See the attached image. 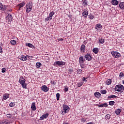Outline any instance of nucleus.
Segmentation results:
<instances>
[{
	"instance_id": "obj_34",
	"label": "nucleus",
	"mask_w": 124,
	"mask_h": 124,
	"mask_svg": "<svg viewBox=\"0 0 124 124\" xmlns=\"http://www.w3.org/2000/svg\"><path fill=\"white\" fill-rule=\"evenodd\" d=\"M106 93H107V91L105 90L101 91V93H102L103 94H106Z\"/></svg>"
},
{
	"instance_id": "obj_52",
	"label": "nucleus",
	"mask_w": 124,
	"mask_h": 124,
	"mask_svg": "<svg viewBox=\"0 0 124 124\" xmlns=\"http://www.w3.org/2000/svg\"><path fill=\"white\" fill-rule=\"evenodd\" d=\"M62 40H63V39H62V38H60L59 39V41H62Z\"/></svg>"
},
{
	"instance_id": "obj_25",
	"label": "nucleus",
	"mask_w": 124,
	"mask_h": 124,
	"mask_svg": "<svg viewBox=\"0 0 124 124\" xmlns=\"http://www.w3.org/2000/svg\"><path fill=\"white\" fill-rule=\"evenodd\" d=\"M107 85H111V83H112V80L111 79H108L106 82Z\"/></svg>"
},
{
	"instance_id": "obj_4",
	"label": "nucleus",
	"mask_w": 124,
	"mask_h": 124,
	"mask_svg": "<svg viewBox=\"0 0 124 124\" xmlns=\"http://www.w3.org/2000/svg\"><path fill=\"white\" fill-rule=\"evenodd\" d=\"M111 54L114 58H121V54L117 51H112Z\"/></svg>"
},
{
	"instance_id": "obj_27",
	"label": "nucleus",
	"mask_w": 124,
	"mask_h": 124,
	"mask_svg": "<svg viewBox=\"0 0 124 124\" xmlns=\"http://www.w3.org/2000/svg\"><path fill=\"white\" fill-rule=\"evenodd\" d=\"M41 65H42L41 63H40V62H37L36 64V67L37 68H39L40 67V66H41Z\"/></svg>"
},
{
	"instance_id": "obj_15",
	"label": "nucleus",
	"mask_w": 124,
	"mask_h": 124,
	"mask_svg": "<svg viewBox=\"0 0 124 124\" xmlns=\"http://www.w3.org/2000/svg\"><path fill=\"white\" fill-rule=\"evenodd\" d=\"M26 7H28V8H32V2L30 1L29 3H28V4L26 5Z\"/></svg>"
},
{
	"instance_id": "obj_55",
	"label": "nucleus",
	"mask_w": 124,
	"mask_h": 124,
	"mask_svg": "<svg viewBox=\"0 0 124 124\" xmlns=\"http://www.w3.org/2000/svg\"><path fill=\"white\" fill-rule=\"evenodd\" d=\"M30 58H32V56H30Z\"/></svg>"
},
{
	"instance_id": "obj_30",
	"label": "nucleus",
	"mask_w": 124,
	"mask_h": 124,
	"mask_svg": "<svg viewBox=\"0 0 124 124\" xmlns=\"http://www.w3.org/2000/svg\"><path fill=\"white\" fill-rule=\"evenodd\" d=\"M55 15V12H51L49 14V16L52 18L53 16Z\"/></svg>"
},
{
	"instance_id": "obj_36",
	"label": "nucleus",
	"mask_w": 124,
	"mask_h": 124,
	"mask_svg": "<svg viewBox=\"0 0 124 124\" xmlns=\"http://www.w3.org/2000/svg\"><path fill=\"white\" fill-rule=\"evenodd\" d=\"M10 107H14L15 106V103H10L9 104Z\"/></svg>"
},
{
	"instance_id": "obj_49",
	"label": "nucleus",
	"mask_w": 124,
	"mask_h": 124,
	"mask_svg": "<svg viewBox=\"0 0 124 124\" xmlns=\"http://www.w3.org/2000/svg\"><path fill=\"white\" fill-rule=\"evenodd\" d=\"M2 47L0 46V53H2Z\"/></svg>"
},
{
	"instance_id": "obj_43",
	"label": "nucleus",
	"mask_w": 124,
	"mask_h": 124,
	"mask_svg": "<svg viewBox=\"0 0 124 124\" xmlns=\"http://www.w3.org/2000/svg\"><path fill=\"white\" fill-rule=\"evenodd\" d=\"M68 71H69V72H70V74H71V73H72V72H73V69H72V68L69 69Z\"/></svg>"
},
{
	"instance_id": "obj_10",
	"label": "nucleus",
	"mask_w": 124,
	"mask_h": 124,
	"mask_svg": "<svg viewBox=\"0 0 124 124\" xmlns=\"http://www.w3.org/2000/svg\"><path fill=\"white\" fill-rule=\"evenodd\" d=\"M48 116H49V114L48 113L43 114L40 118V121H42V120H44V119L48 118Z\"/></svg>"
},
{
	"instance_id": "obj_50",
	"label": "nucleus",
	"mask_w": 124,
	"mask_h": 124,
	"mask_svg": "<svg viewBox=\"0 0 124 124\" xmlns=\"http://www.w3.org/2000/svg\"><path fill=\"white\" fill-rule=\"evenodd\" d=\"M64 91L65 92H68V88H65Z\"/></svg>"
},
{
	"instance_id": "obj_17",
	"label": "nucleus",
	"mask_w": 124,
	"mask_h": 124,
	"mask_svg": "<svg viewBox=\"0 0 124 124\" xmlns=\"http://www.w3.org/2000/svg\"><path fill=\"white\" fill-rule=\"evenodd\" d=\"M119 5V7H120L121 9H124V2H120Z\"/></svg>"
},
{
	"instance_id": "obj_6",
	"label": "nucleus",
	"mask_w": 124,
	"mask_h": 124,
	"mask_svg": "<svg viewBox=\"0 0 124 124\" xmlns=\"http://www.w3.org/2000/svg\"><path fill=\"white\" fill-rule=\"evenodd\" d=\"M28 58H29V59H30L29 55H21V57H20L19 58V60H20L21 61H23V62H25L28 60Z\"/></svg>"
},
{
	"instance_id": "obj_8",
	"label": "nucleus",
	"mask_w": 124,
	"mask_h": 124,
	"mask_svg": "<svg viewBox=\"0 0 124 124\" xmlns=\"http://www.w3.org/2000/svg\"><path fill=\"white\" fill-rule=\"evenodd\" d=\"M42 91H43V92H45V93H47L48 91H49V88L47 87L46 85H43L41 88Z\"/></svg>"
},
{
	"instance_id": "obj_53",
	"label": "nucleus",
	"mask_w": 124,
	"mask_h": 124,
	"mask_svg": "<svg viewBox=\"0 0 124 124\" xmlns=\"http://www.w3.org/2000/svg\"><path fill=\"white\" fill-rule=\"evenodd\" d=\"M82 85H83V84H78V87H81V86H82Z\"/></svg>"
},
{
	"instance_id": "obj_1",
	"label": "nucleus",
	"mask_w": 124,
	"mask_h": 124,
	"mask_svg": "<svg viewBox=\"0 0 124 124\" xmlns=\"http://www.w3.org/2000/svg\"><path fill=\"white\" fill-rule=\"evenodd\" d=\"M19 82L22 85L23 89H27V83H26V79L24 78V77H20Z\"/></svg>"
},
{
	"instance_id": "obj_18",
	"label": "nucleus",
	"mask_w": 124,
	"mask_h": 124,
	"mask_svg": "<svg viewBox=\"0 0 124 124\" xmlns=\"http://www.w3.org/2000/svg\"><path fill=\"white\" fill-rule=\"evenodd\" d=\"M9 97V94H8V93L5 94L3 96V99H4V100H6V99H7V98H8Z\"/></svg>"
},
{
	"instance_id": "obj_11",
	"label": "nucleus",
	"mask_w": 124,
	"mask_h": 124,
	"mask_svg": "<svg viewBox=\"0 0 124 124\" xmlns=\"http://www.w3.org/2000/svg\"><path fill=\"white\" fill-rule=\"evenodd\" d=\"M85 60L83 56H80L79 59V63L80 65L82 64L83 62H85Z\"/></svg>"
},
{
	"instance_id": "obj_46",
	"label": "nucleus",
	"mask_w": 124,
	"mask_h": 124,
	"mask_svg": "<svg viewBox=\"0 0 124 124\" xmlns=\"http://www.w3.org/2000/svg\"><path fill=\"white\" fill-rule=\"evenodd\" d=\"M106 118L107 119H110V115H109V114L106 115Z\"/></svg>"
},
{
	"instance_id": "obj_38",
	"label": "nucleus",
	"mask_w": 124,
	"mask_h": 124,
	"mask_svg": "<svg viewBox=\"0 0 124 124\" xmlns=\"http://www.w3.org/2000/svg\"><path fill=\"white\" fill-rule=\"evenodd\" d=\"M88 17L91 20H93V19L94 18V16H93L92 15H88Z\"/></svg>"
},
{
	"instance_id": "obj_7",
	"label": "nucleus",
	"mask_w": 124,
	"mask_h": 124,
	"mask_svg": "<svg viewBox=\"0 0 124 124\" xmlns=\"http://www.w3.org/2000/svg\"><path fill=\"white\" fill-rule=\"evenodd\" d=\"M12 19H13V17H12V15L9 14L8 15V16L6 17V20L7 21H8V22H11L12 21Z\"/></svg>"
},
{
	"instance_id": "obj_51",
	"label": "nucleus",
	"mask_w": 124,
	"mask_h": 124,
	"mask_svg": "<svg viewBox=\"0 0 124 124\" xmlns=\"http://www.w3.org/2000/svg\"><path fill=\"white\" fill-rule=\"evenodd\" d=\"M1 124H9V123L4 122V123H1Z\"/></svg>"
},
{
	"instance_id": "obj_3",
	"label": "nucleus",
	"mask_w": 124,
	"mask_h": 124,
	"mask_svg": "<svg viewBox=\"0 0 124 124\" xmlns=\"http://www.w3.org/2000/svg\"><path fill=\"white\" fill-rule=\"evenodd\" d=\"M65 64V62H62V61H57L54 63V66H61V65H64Z\"/></svg>"
},
{
	"instance_id": "obj_21",
	"label": "nucleus",
	"mask_w": 124,
	"mask_h": 124,
	"mask_svg": "<svg viewBox=\"0 0 124 124\" xmlns=\"http://www.w3.org/2000/svg\"><path fill=\"white\" fill-rule=\"evenodd\" d=\"M95 29L96 30H98V29H102V26L100 24H98L96 25Z\"/></svg>"
},
{
	"instance_id": "obj_19",
	"label": "nucleus",
	"mask_w": 124,
	"mask_h": 124,
	"mask_svg": "<svg viewBox=\"0 0 124 124\" xmlns=\"http://www.w3.org/2000/svg\"><path fill=\"white\" fill-rule=\"evenodd\" d=\"M25 5V3L24 2H22L20 3V4H18V7L19 8L18 10H20L21 9V7H23Z\"/></svg>"
},
{
	"instance_id": "obj_24",
	"label": "nucleus",
	"mask_w": 124,
	"mask_h": 124,
	"mask_svg": "<svg viewBox=\"0 0 124 124\" xmlns=\"http://www.w3.org/2000/svg\"><path fill=\"white\" fill-rule=\"evenodd\" d=\"M31 9H32V8L26 7V11L27 13H30L31 11Z\"/></svg>"
},
{
	"instance_id": "obj_41",
	"label": "nucleus",
	"mask_w": 124,
	"mask_h": 124,
	"mask_svg": "<svg viewBox=\"0 0 124 124\" xmlns=\"http://www.w3.org/2000/svg\"><path fill=\"white\" fill-rule=\"evenodd\" d=\"M6 117H7V118H9L10 119L11 118H12V115H11L10 114H7Z\"/></svg>"
},
{
	"instance_id": "obj_45",
	"label": "nucleus",
	"mask_w": 124,
	"mask_h": 124,
	"mask_svg": "<svg viewBox=\"0 0 124 124\" xmlns=\"http://www.w3.org/2000/svg\"><path fill=\"white\" fill-rule=\"evenodd\" d=\"M78 72L79 73V74H80V73H82V70L78 69Z\"/></svg>"
},
{
	"instance_id": "obj_47",
	"label": "nucleus",
	"mask_w": 124,
	"mask_h": 124,
	"mask_svg": "<svg viewBox=\"0 0 124 124\" xmlns=\"http://www.w3.org/2000/svg\"><path fill=\"white\" fill-rule=\"evenodd\" d=\"M82 80L83 82H85H85H87V80H86V78H85V77H83L82 78Z\"/></svg>"
},
{
	"instance_id": "obj_39",
	"label": "nucleus",
	"mask_w": 124,
	"mask_h": 124,
	"mask_svg": "<svg viewBox=\"0 0 124 124\" xmlns=\"http://www.w3.org/2000/svg\"><path fill=\"white\" fill-rule=\"evenodd\" d=\"M56 97H57V100H60V94H59V93H57L56 94Z\"/></svg>"
},
{
	"instance_id": "obj_2",
	"label": "nucleus",
	"mask_w": 124,
	"mask_h": 124,
	"mask_svg": "<svg viewBox=\"0 0 124 124\" xmlns=\"http://www.w3.org/2000/svg\"><path fill=\"white\" fill-rule=\"evenodd\" d=\"M115 91H116V92H123L124 91V86L122 85H116L115 87Z\"/></svg>"
},
{
	"instance_id": "obj_28",
	"label": "nucleus",
	"mask_w": 124,
	"mask_h": 124,
	"mask_svg": "<svg viewBox=\"0 0 124 124\" xmlns=\"http://www.w3.org/2000/svg\"><path fill=\"white\" fill-rule=\"evenodd\" d=\"M99 43L101 44H103L104 43V39H102V38H99Z\"/></svg>"
},
{
	"instance_id": "obj_26",
	"label": "nucleus",
	"mask_w": 124,
	"mask_h": 124,
	"mask_svg": "<svg viewBox=\"0 0 124 124\" xmlns=\"http://www.w3.org/2000/svg\"><path fill=\"white\" fill-rule=\"evenodd\" d=\"M82 4L84 6H87L88 5L87 0H82Z\"/></svg>"
},
{
	"instance_id": "obj_42",
	"label": "nucleus",
	"mask_w": 124,
	"mask_h": 124,
	"mask_svg": "<svg viewBox=\"0 0 124 124\" xmlns=\"http://www.w3.org/2000/svg\"><path fill=\"white\" fill-rule=\"evenodd\" d=\"M6 71V69H5V68H2L1 72L2 73H4V72H5Z\"/></svg>"
},
{
	"instance_id": "obj_56",
	"label": "nucleus",
	"mask_w": 124,
	"mask_h": 124,
	"mask_svg": "<svg viewBox=\"0 0 124 124\" xmlns=\"http://www.w3.org/2000/svg\"><path fill=\"white\" fill-rule=\"evenodd\" d=\"M86 79H88V78H85V80H86Z\"/></svg>"
},
{
	"instance_id": "obj_44",
	"label": "nucleus",
	"mask_w": 124,
	"mask_h": 124,
	"mask_svg": "<svg viewBox=\"0 0 124 124\" xmlns=\"http://www.w3.org/2000/svg\"><path fill=\"white\" fill-rule=\"evenodd\" d=\"M120 77H124V73L121 72L120 73Z\"/></svg>"
},
{
	"instance_id": "obj_48",
	"label": "nucleus",
	"mask_w": 124,
	"mask_h": 124,
	"mask_svg": "<svg viewBox=\"0 0 124 124\" xmlns=\"http://www.w3.org/2000/svg\"><path fill=\"white\" fill-rule=\"evenodd\" d=\"M1 8H2V3H0V10H1Z\"/></svg>"
},
{
	"instance_id": "obj_16",
	"label": "nucleus",
	"mask_w": 124,
	"mask_h": 124,
	"mask_svg": "<svg viewBox=\"0 0 124 124\" xmlns=\"http://www.w3.org/2000/svg\"><path fill=\"white\" fill-rule=\"evenodd\" d=\"M95 96L96 97H97V98H99V97L100 96V95H101V94H100V93L99 92H95L94 93Z\"/></svg>"
},
{
	"instance_id": "obj_33",
	"label": "nucleus",
	"mask_w": 124,
	"mask_h": 124,
	"mask_svg": "<svg viewBox=\"0 0 124 124\" xmlns=\"http://www.w3.org/2000/svg\"><path fill=\"white\" fill-rule=\"evenodd\" d=\"M116 97H117V96L115 95H111L108 96V98H116Z\"/></svg>"
},
{
	"instance_id": "obj_9",
	"label": "nucleus",
	"mask_w": 124,
	"mask_h": 124,
	"mask_svg": "<svg viewBox=\"0 0 124 124\" xmlns=\"http://www.w3.org/2000/svg\"><path fill=\"white\" fill-rule=\"evenodd\" d=\"M84 58L87 61H92V56L90 54L85 55Z\"/></svg>"
},
{
	"instance_id": "obj_23",
	"label": "nucleus",
	"mask_w": 124,
	"mask_h": 124,
	"mask_svg": "<svg viewBox=\"0 0 124 124\" xmlns=\"http://www.w3.org/2000/svg\"><path fill=\"white\" fill-rule=\"evenodd\" d=\"M93 53H94V54H97V53H98V52H99L98 49L96 47L94 48L93 49Z\"/></svg>"
},
{
	"instance_id": "obj_40",
	"label": "nucleus",
	"mask_w": 124,
	"mask_h": 124,
	"mask_svg": "<svg viewBox=\"0 0 124 124\" xmlns=\"http://www.w3.org/2000/svg\"><path fill=\"white\" fill-rule=\"evenodd\" d=\"M28 46L30 47V48H32L33 47V46L31 44L28 43Z\"/></svg>"
},
{
	"instance_id": "obj_12",
	"label": "nucleus",
	"mask_w": 124,
	"mask_h": 124,
	"mask_svg": "<svg viewBox=\"0 0 124 124\" xmlns=\"http://www.w3.org/2000/svg\"><path fill=\"white\" fill-rule=\"evenodd\" d=\"M31 108L33 111L36 110V107L35 106V103H32L31 106Z\"/></svg>"
},
{
	"instance_id": "obj_5",
	"label": "nucleus",
	"mask_w": 124,
	"mask_h": 124,
	"mask_svg": "<svg viewBox=\"0 0 124 124\" xmlns=\"http://www.w3.org/2000/svg\"><path fill=\"white\" fill-rule=\"evenodd\" d=\"M69 107L68 106H66L65 105H63V111L62 112H64V113H68L69 112Z\"/></svg>"
},
{
	"instance_id": "obj_35",
	"label": "nucleus",
	"mask_w": 124,
	"mask_h": 124,
	"mask_svg": "<svg viewBox=\"0 0 124 124\" xmlns=\"http://www.w3.org/2000/svg\"><path fill=\"white\" fill-rule=\"evenodd\" d=\"M45 20L46 21H51V20H52V17L49 16L48 17L46 18Z\"/></svg>"
},
{
	"instance_id": "obj_13",
	"label": "nucleus",
	"mask_w": 124,
	"mask_h": 124,
	"mask_svg": "<svg viewBox=\"0 0 124 124\" xmlns=\"http://www.w3.org/2000/svg\"><path fill=\"white\" fill-rule=\"evenodd\" d=\"M97 106H98V107H107L108 106V105H107V103L101 104V105H97Z\"/></svg>"
},
{
	"instance_id": "obj_32",
	"label": "nucleus",
	"mask_w": 124,
	"mask_h": 124,
	"mask_svg": "<svg viewBox=\"0 0 124 124\" xmlns=\"http://www.w3.org/2000/svg\"><path fill=\"white\" fill-rule=\"evenodd\" d=\"M10 43L12 45H15V44H16V41L13 40L10 41Z\"/></svg>"
},
{
	"instance_id": "obj_20",
	"label": "nucleus",
	"mask_w": 124,
	"mask_h": 124,
	"mask_svg": "<svg viewBox=\"0 0 124 124\" xmlns=\"http://www.w3.org/2000/svg\"><path fill=\"white\" fill-rule=\"evenodd\" d=\"M88 11H84V12H83L82 13V16L84 17H88Z\"/></svg>"
},
{
	"instance_id": "obj_37",
	"label": "nucleus",
	"mask_w": 124,
	"mask_h": 124,
	"mask_svg": "<svg viewBox=\"0 0 124 124\" xmlns=\"http://www.w3.org/2000/svg\"><path fill=\"white\" fill-rule=\"evenodd\" d=\"M1 10H3L4 11L5 10H6V6H3L2 4V8L1 9Z\"/></svg>"
},
{
	"instance_id": "obj_22",
	"label": "nucleus",
	"mask_w": 124,
	"mask_h": 124,
	"mask_svg": "<svg viewBox=\"0 0 124 124\" xmlns=\"http://www.w3.org/2000/svg\"><path fill=\"white\" fill-rule=\"evenodd\" d=\"M121 112H122V109L118 108L115 110V114L117 115H120Z\"/></svg>"
},
{
	"instance_id": "obj_29",
	"label": "nucleus",
	"mask_w": 124,
	"mask_h": 124,
	"mask_svg": "<svg viewBox=\"0 0 124 124\" xmlns=\"http://www.w3.org/2000/svg\"><path fill=\"white\" fill-rule=\"evenodd\" d=\"M85 47H86V46L84 45H82L80 47L81 51H85Z\"/></svg>"
},
{
	"instance_id": "obj_54",
	"label": "nucleus",
	"mask_w": 124,
	"mask_h": 124,
	"mask_svg": "<svg viewBox=\"0 0 124 124\" xmlns=\"http://www.w3.org/2000/svg\"><path fill=\"white\" fill-rule=\"evenodd\" d=\"M63 124H69L65 123H64Z\"/></svg>"
},
{
	"instance_id": "obj_31",
	"label": "nucleus",
	"mask_w": 124,
	"mask_h": 124,
	"mask_svg": "<svg viewBox=\"0 0 124 124\" xmlns=\"http://www.w3.org/2000/svg\"><path fill=\"white\" fill-rule=\"evenodd\" d=\"M115 102L114 101H110L109 102V104L111 106H113V105H114V104H115Z\"/></svg>"
},
{
	"instance_id": "obj_14",
	"label": "nucleus",
	"mask_w": 124,
	"mask_h": 124,
	"mask_svg": "<svg viewBox=\"0 0 124 124\" xmlns=\"http://www.w3.org/2000/svg\"><path fill=\"white\" fill-rule=\"evenodd\" d=\"M111 3L113 5H118V4H119V2H118L117 0H112L111 1Z\"/></svg>"
}]
</instances>
